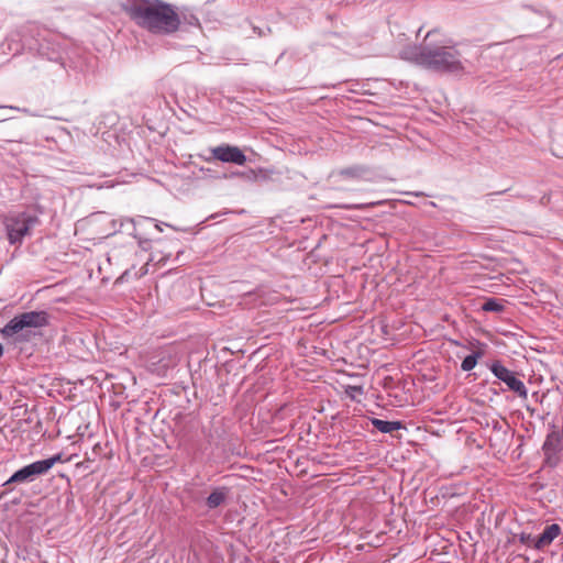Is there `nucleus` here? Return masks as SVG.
I'll list each match as a JSON object with an SVG mask.
<instances>
[{
	"instance_id": "f257e3e1",
	"label": "nucleus",
	"mask_w": 563,
	"mask_h": 563,
	"mask_svg": "<svg viewBox=\"0 0 563 563\" xmlns=\"http://www.w3.org/2000/svg\"><path fill=\"white\" fill-rule=\"evenodd\" d=\"M124 11L137 26L155 35L174 34L180 26L176 8L163 0H132Z\"/></svg>"
},
{
	"instance_id": "f03ea898",
	"label": "nucleus",
	"mask_w": 563,
	"mask_h": 563,
	"mask_svg": "<svg viewBox=\"0 0 563 563\" xmlns=\"http://www.w3.org/2000/svg\"><path fill=\"white\" fill-rule=\"evenodd\" d=\"M437 30L429 31L419 45H407L399 52V57L416 65L439 73L457 74L463 70L459 52L450 45L434 44L431 37Z\"/></svg>"
},
{
	"instance_id": "7ed1b4c3",
	"label": "nucleus",
	"mask_w": 563,
	"mask_h": 563,
	"mask_svg": "<svg viewBox=\"0 0 563 563\" xmlns=\"http://www.w3.org/2000/svg\"><path fill=\"white\" fill-rule=\"evenodd\" d=\"M49 323V314L46 311H27L12 318L1 330L3 338L19 335L26 338L31 329H41Z\"/></svg>"
},
{
	"instance_id": "20e7f679",
	"label": "nucleus",
	"mask_w": 563,
	"mask_h": 563,
	"mask_svg": "<svg viewBox=\"0 0 563 563\" xmlns=\"http://www.w3.org/2000/svg\"><path fill=\"white\" fill-rule=\"evenodd\" d=\"M37 222V218L26 212L9 214L4 218L3 224L10 244H21L23 238L29 234L30 229Z\"/></svg>"
},
{
	"instance_id": "39448f33",
	"label": "nucleus",
	"mask_w": 563,
	"mask_h": 563,
	"mask_svg": "<svg viewBox=\"0 0 563 563\" xmlns=\"http://www.w3.org/2000/svg\"><path fill=\"white\" fill-rule=\"evenodd\" d=\"M59 461V454L54 455L49 459L35 461L14 472L12 476L3 485L8 486L14 483L33 482L37 476L46 474Z\"/></svg>"
},
{
	"instance_id": "423d86ee",
	"label": "nucleus",
	"mask_w": 563,
	"mask_h": 563,
	"mask_svg": "<svg viewBox=\"0 0 563 563\" xmlns=\"http://www.w3.org/2000/svg\"><path fill=\"white\" fill-rule=\"evenodd\" d=\"M489 368L494 376L505 383L508 389L516 393L519 398L523 400L528 398V389L523 382L517 377V373L504 366L499 361L494 362Z\"/></svg>"
},
{
	"instance_id": "0eeeda50",
	"label": "nucleus",
	"mask_w": 563,
	"mask_h": 563,
	"mask_svg": "<svg viewBox=\"0 0 563 563\" xmlns=\"http://www.w3.org/2000/svg\"><path fill=\"white\" fill-rule=\"evenodd\" d=\"M211 153L213 158L223 163H233L240 166L246 163L245 154L238 146L223 144L211 148Z\"/></svg>"
},
{
	"instance_id": "6e6552de",
	"label": "nucleus",
	"mask_w": 563,
	"mask_h": 563,
	"mask_svg": "<svg viewBox=\"0 0 563 563\" xmlns=\"http://www.w3.org/2000/svg\"><path fill=\"white\" fill-rule=\"evenodd\" d=\"M561 434L553 430L550 432L542 445L544 454V462L547 465L553 467L559 463V452L561 451Z\"/></svg>"
},
{
	"instance_id": "1a4fd4ad",
	"label": "nucleus",
	"mask_w": 563,
	"mask_h": 563,
	"mask_svg": "<svg viewBox=\"0 0 563 563\" xmlns=\"http://www.w3.org/2000/svg\"><path fill=\"white\" fill-rule=\"evenodd\" d=\"M561 533V527L558 523H552L545 527L543 532L534 540L533 548L536 550H543L549 547Z\"/></svg>"
},
{
	"instance_id": "9d476101",
	"label": "nucleus",
	"mask_w": 563,
	"mask_h": 563,
	"mask_svg": "<svg viewBox=\"0 0 563 563\" xmlns=\"http://www.w3.org/2000/svg\"><path fill=\"white\" fill-rule=\"evenodd\" d=\"M118 222L120 223V230H122L124 227H129L128 233L130 235H132L133 238L137 239V243H139V246L141 249H143L145 251L148 249L150 240L139 238V235L136 233V228H135L134 219H132V218H122V219H119V220H113V225H115Z\"/></svg>"
},
{
	"instance_id": "9b49d317",
	"label": "nucleus",
	"mask_w": 563,
	"mask_h": 563,
	"mask_svg": "<svg viewBox=\"0 0 563 563\" xmlns=\"http://www.w3.org/2000/svg\"><path fill=\"white\" fill-rule=\"evenodd\" d=\"M229 494V489L227 487L216 488L207 498L206 504L209 509H214L221 506Z\"/></svg>"
},
{
	"instance_id": "f8f14e48",
	"label": "nucleus",
	"mask_w": 563,
	"mask_h": 563,
	"mask_svg": "<svg viewBox=\"0 0 563 563\" xmlns=\"http://www.w3.org/2000/svg\"><path fill=\"white\" fill-rule=\"evenodd\" d=\"M373 427H375L382 433H391L393 431L400 430L404 424L400 421H386L377 418L371 419Z\"/></svg>"
},
{
	"instance_id": "ddd939ff",
	"label": "nucleus",
	"mask_w": 563,
	"mask_h": 563,
	"mask_svg": "<svg viewBox=\"0 0 563 563\" xmlns=\"http://www.w3.org/2000/svg\"><path fill=\"white\" fill-rule=\"evenodd\" d=\"M367 173V168L364 166H351L340 170V175L346 178H362Z\"/></svg>"
},
{
	"instance_id": "4468645a",
	"label": "nucleus",
	"mask_w": 563,
	"mask_h": 563,
	"mask_svg": "<svg viewBox=\"0 0 563 563\" xmlns=\"http://www.w3.org/2000/svg\"><path fill=\"white\" fill-rule=\"evenodd\" d=\"M482 310L487 312H501L504 310V300L488 298L482 305Z\"/></svg>"
},
{
	"instance_id": "2eb2a0df",
	"label": "nucleus",
	"mask_w": 563,
	"mask_h": 563,
	"mask_svg": "<svg viewBox=\"0 0 563 563\" xmlns=\"http://www.w3.org/2000/svg\"><path fill=\"white\" fill-rule=\"evenodd\" d=\"M482 356V353L481 352H474L470 355H467L463 361H462V364H461V368L462 371L464 372H470L472 371L476 364H477V360Z\"/></svg>"
},
{
	"instance_id": "dca6fc26",
	"label": "nucleus",
	"mask_w": 563,
	"mask_h": 563,
	"mask_svg": "<svg viewBox=\"0 0 563 563\" xmlns=\"http://www.w3.org/2000/svg\"><path fill=\"white\" fill-rule=\"evenodd\" d=\"M345 393L350 398L355 399L356 395L363 394V388L361 386H347Z\"/></svg>"
},
{
	"instance_id": "f3484780",
	"label": "nucleus",
	"mask_w": 563,
	"mask_h": 563,
	"mask_svg": "<svg viewBox=\"0 0 563 563\" xmlns=\"http://www.w3.org/2000/svg\"><path fill=\"white\" fill-rule=\"evenodd\" d=\"M534 540L536 538L532 537L530 533L522 532L519 534V541L525 545L533 547Z\"/></svg>"
},
{
	"instance_id": "a211bd4d",
	"label": "nucleus",
	"mask_w": 563,
	"mask_h": 563,
	"mask_svg": "<svg viewBox=\"0 0 563 563\" xmlns=\"http://www.w3.org/2000/svg\"><path fill=\"white\" fill-rule=\"evenodd\" d=\"M364 206L363 205H355V206H347L346 208L347 209H362Z\"/></svg>"
},
{
	"instance_id": "6ab92c4d",
	"label": "nucleus",
	"mask_w": 563,
	"mask_h": 563,
	"mask_svg": "<svg viewBox=\"0 0 563 563\" xmlns=\"http://www.w3.org/2000/svg\"><path fill=\"white\" fill-rule=\"evenodd\" d=\"M3 355V346L2 344L0 343V357Z\"/></svg>"
},
{
	"instance_id": "aec40b11",
	"label": "nucleus",
	"mask_w": 563,
	"mask_h": 563,
	"mask_svg": "<svg viewBox=\"0 0 563 563\" xmlns=\"http://www.w3.org/2000/svg\"><path fill=\"white\" fill-rule=\"evenodd\" d=\"M155 227H156V229H157L158 231H162V225H159L158 223H156V224H155Z\"/></svg>"
}]
</instances>
